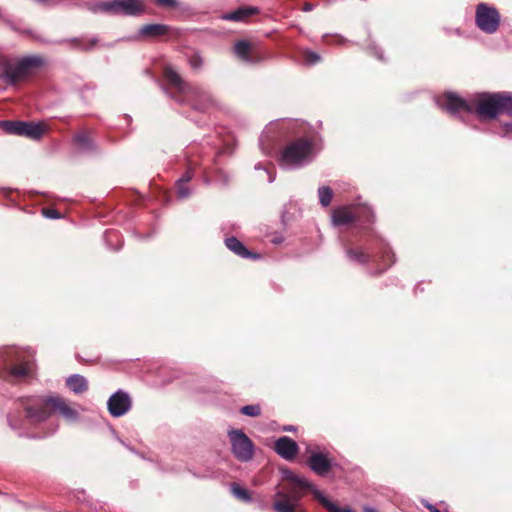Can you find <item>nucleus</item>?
I'll return each mask as SVG.
<instances>
[{"mask_svg":"<svg viewBox=\"0 0 512 512\" xmlns=\"http://www.w3.org/2000/svg\"><path fill=\"white\" fill-rule=\"evenodd\" d=\"M475 25L487 35L495 34L501 24L499 10L492 4L480 2L475 7Z\"/></svg>","mask_w":512,"mask_h":512,"instance_id":"obj_6","label":"nucleus"},{"mask_svg":"<svg viewBox=\"0 0 512 512\" xmlns=\"http://www.w3.org/2000/svg\"><path fill=\"white\" fill-rule=\"evenodd\" d=\"M16 405L17 411L24 413L30 423L43 422L56 412L70 421L78 417L77 411L62 397H25Z\"/></svg>","mask_w":512,"mask_h":512,"instance_id":"obj_2","label":"nucleus"},{"mask_svg":"<svg viewBox=\"0 0 512 512\" xmlns=\"http://www.w3.org/2000/svg\"><path fill=\"white\" fill-rule=\"evenodd\" d=\"M208 96L209 98L201 95V94H196V93H191V92H187L186 93V97H188L189 99H191L193 101V107L197 110H205L209 105H212L213 104V99H212V96L209 92H207L206 90H203Z\"/></svg>","mask_w":512,"mask_h":512,"instance_id":"obj_22","label":"nucleus"},{"mask_svg":"<svg viewBox=\"0 0 512 512\" xmlns=\"http://www.w3.org/2000/svg\"><path fill=\"white\" fill-rule=\"evenodd\" d=\"M42 214L46 218H50V219H59V218H61L60 212L58 210L54 209V208H43L42 209Z\"/></svg>","mask_w":512,"mask_h":512,"instance_id":"obj_33","label":"nucleus"},{"mask_svg":"<svg viewBox=\"0 0 512 512\" xmlns=\"http://www.w3.org/2000/svg\"><path fill=\"white\" fill-rule=\"evenodd\" d=\"M312 149V143L308 139H296L283 149L280 161L287 165L299 164L311 154Z\"/></svg>","mask_w":512,"mask_h":512,"instance_id":"obj_8","label":"nucleus"},{"mask_svg":"<svg viewBox=\"0 0 512 512\" xmlns=\"http://www.w3.org/2000/svg\"><path fill=\"white\" fill-rule=\"evenodd\" d=\"M139 34L142 37L154 39L163 36L178 37L179 31L178 29L169 25L154 23L143 25L139 31Z\"/></svg>","mask_w":512,"mask_h":512,"instance_id":"obj_14","label":"nucleus"},{"mask_svg":"<svg viewBox=\"0 0 512 512\" xmlns=\"http://www.w3.org/2000/svg\"><path fill=\"white\" fill-rule=\"evenodd\" d=\"M381 257L384 262V266H385L384 269L391 266L394 262V260H393L394 255L392 254V252L389 249H384Z\"/></svg>","mask_w":512,"mask_h":512,"instance_id":"obj_32","label":"nucleus"},{"mask_svg":"<svg viewBox=\"0 0 512 512\" xmlns=\"http://www.w3.org/2000/svg\"><path fill=\"white\" fill-rule=\"evenodd\" d=\"M193 177V170L191 168H188L185 173L182 175V177L179 179V181H182L184 183H188Z\"/></svg>","mask_w":512,"mask_h":512,"instance_id":"obj_39","label":"nucleus"},{"mask_svg":"<svg viewBox=\"0 0 512 512\" xmlns=\"http://www.w3.org/2000/svg\"><path fill=\"white\" fill-rule=\"evenodd\" d=\"M108 411L113 417H121L131 408V399L123 391H117L108 400Z\"/></svg>","mask_w":512,"mask_h":512,"instance_id":"obj_13","label":"nucleus"},{"mask_svg":"<svg viewBox=\"0 0 512 512\" xmlns=\"http://www.w3.org/2000/svg\"><path fill=\"white\" fill-rule=\"evenodd\" d=\"M163 76L166 81L173 86L179 93L186 95L187 92L201 94L207 98L209 96L203 91L202 88L192 86L185 82L182 77L170 66H166L163 70Z\"/></svg>","mask_w":512,"mask_h":512,"instance_id":"obj_12","label":"nucleus"},{"mask_svg":"<svg viewBox=\"0 0 512 512\" xmlns=\"http://www.w3.org/2000/svg\"><path fill=\"white\" fill-rule=\"evenodd\" d=\"M177 195L179 198H187L190 195L189 188L187 187V183L182 181H177L176 184Z\"/></svg>","mask_w":512,"mask_h":512,"instance_id":"obj_31","label":"nucleus"},{"mask_svg":"<svg viewBox=\"0 0 512 512\" xmlns=\"http://www.w3.org/2000/svg\"><path fill=\"white\" fill-rule=\"evenodd\" d=\"M472 100L470 102L459 97L456 93L450 92V114H454L459 110L471 113Z\"/></svg>","mask_w":512,"mask_h":512,"instance_id":"obj_21","label":"nucleus"},{"mask_svg":"<svg viewBox=\"0 0 512 512\" xmlns=\"http://www.w3.org/2000/svg\"><path fill=\"white\" fill-rule=\"evenodd\" d=\"M154 1L159 6H163V7H167V8L177 7L176 0H154Z\"/></svg>","mask_w":512,"mask_h":512,"instance_id":"obj_36","label":"nucleus"},{"mask_svg":"<svg viewBox=\"0 0 512 512\" xmlns=\"http://www.w3.org/2000/svg\"><path fill=\"white\" fill-rule=\"evenodd\" d=\"M189 64L192 69L200 70L203 66L204 60L199 54H193L189 57Z\"/></svg>","mask_w":512,"mask_h":512,"instance_id":"obj_30","label":"nucleus"},{"mask_svg":"<svg viewBox=\"0 0 512 512\" xmlns=\"http://www.w3.org/2000/svg\"><path fill=\"white\" fill-rule=\"evenodd\" d=\"M32 363L29 361L21 362L11 366L10 374L16 378H23L30 374Z\"/></svg>","mask_w":512,"mask_h":512,"instance_id":"obj_24","label":"nucleus"},{"mask_svg":"<svg viewBox=\"0 0 512 512\" xmlns=\"http://www.w3.org/2000/svg\"><path fill=\"white\" fill-rule=\"evenodd\" d=\"M232 452L242 462L249 461L254 455V444L242 430H231L228 433Z\"/></svg>","mask_w":512,"mask_h":512,"instance_id":"obj_10","label":"nucleus"},{"mask_svg":"<svg viewBox=\"0 0 512 512\" xmlns=\"http://www.w3.org/2000/svg\"><path fill=\"white\" fill-rule=\"evenodd\" d=\"M501 114L512 117V92L500 91Z\"/></svg>","mask_w":512,"mask_h":512,"instance_id":"obj_25","label":"nucleus"},{"mask_svg":"<svg viewBox=\"0 0 512 512\" xmlns=\"http://www.w3.org/2000/svg\"><path fill=\"white\" fill-rule=\"evenodd\" d=\"M318 194L320 203L324 207L329 206L333 197V191L331 190V188L327 186L320 187L318 189Z\"/></svg>","mask_w":512,"mask_h":512,"instance_id":"obj_27","label":"nucleus"},{"mask_svg":"<svg viewBox=\"0 0 512 512\" xmlns=\"http://www.w3.org/2000/svg\"><path fill=\"white\" fill-rule=\"evenodd\" d=\"M93 11L111 15L137 17L146 12V4L142 0H112L97 3Z\"/></svg>","mask_w":512,"mask_h":512,"instance_id":"obj_5","label":"nucleus"},{"mask_svg":"<svg viewBox=\"0 0 512 512\" xmlns=\"http://www.w3.org/2000/svg\"><path fill=\"white\" fill-rule=\"evenodd\" d=\"M73 143L81 152H94L96 146L89 131H80L75 134Z\"/></svg>","mask_w":512,"mask_h":512,"instance_id":"obj_19","label":"nucleus"},{"mask_svg":"<svg viewBox=\"0 0 512 512\" xmlns=\"http://www.w3.org/2000/svg\"><path fill=\"white\" fill-rule=\"evenodd\" d=\"M346 254L350 260L360 264H367L372 260V256L361 248H348Z\"/></svg>","mask_w":512,"mask_h":512,"instance_id":"obj_23","label":"nucleus"},{"mask_svg":"<svg viewBox=\"0 0 512 512\" xmlns=\"http://www.w3.org/2000/svg\"><path fill=\"white\" fill-rule=\"evenodd\" d=\"M425 506L431 511V512H440L439 509H437L435 506L431 504H425Z\"/></svg>","mask_w":512,"mask_h":512,"instance_id":"obj_40","label":"nucleus"},{"mask_svg":"<svg viewBox=\"0 0 512 512\" xmlns=\"http://www.w3.org/2000/svg\"><path fill=\"white\" fill-rule=\"evenodd\" d=\"M240 412L249 417H258L261 415V406L259 404L246 405L241 407Z\"/></svg>","mask_w":512,"mask_h":512,"instance_id":"obj_28","label":"nucleus"},{"mask_svg":"<svg viewBox=\"0 0 512 512\" xmlns=\"http://www.w3.org/2000/svg\"><path fill=\"white\" fill-rule=\"evenodd\" d=\"M471 114L480 120H495L501 115L500 91L477 93L472 99Z\"/></svg>","mask_w":512,"mask_h":512,"instance_id":"obj_4","label":"nucleus"},{"mask_svg":"<svg viewBox=\"0 0 512 512\" xmlns=\"http://www.w3.org/2000/svg\"><path fill=\"white\" fill-rule=\"evenodd\" d=\"M99 43V39L97 37H93L87 42H85V46H81V51L83 52H89L93 48H95Z\"/></svg>","mask_w":512,"mask_h":512,"instance_id":"obj_34","label":"nucleus"},{"mask_svg":"<svg viewBox=\"0 0 512 512\" xmlns=\"http://www.w3.org/2000/svg\"><path fill=\"white\" fill-rule=\"evenodd\" d=\"M225 245L231 252L241 258L253 260H258L261 258L260 254L248 250L244 244L234 236L226 238Z\"/></svg>","mask_w":512,"mask_h":512,"instance_id":"obj_17","label":"nucleus"},{"mask_svg":"<svg viewBox=\"0 0 512 512\" xmlns=\"http://www.w3.org/2000/svg\"><path fill=\"white\" fill-rule=\"evenodd\" d=\"M307 464L313 472L320 476H325L332 467L331 460L324 453H312Z\"/></svg>","mask_w":512,"mask_h":512,"instance_id":"obj_16","label":"nucleus"},{"mask_svg":"<svg viewBox=\"0 0 512 512\" xmlns=\"http://www.w3.org/2000/svg\"><path fill=\"white\" fill-rule=\"evenodd\" d=\"M0 127L8 134L24 136L33 140L40 139L44 133L41 124L25 121H0Z\"/></svg>","mask_w":512,"mask_h":512,"instance_id":"obj_9","label":"nucleus"},{"mask_svg":"<svg viewBox=\"0 0 512 512\" xmlns=\"http://www.w3.org/2000/svg\"><path fill=\"white\" fill-rule=\"evenodd\" d=\"M44 65L39 55L26 56L15 60L1 59L0 78L7 85H18L34 75Z\"/></svg>","mask_w":512,"mask_h":512,"instance_id":"obj_3","label":"nucleus"},{"mask_svg":"<svg viewBox=\"0 0 512 512\" xmlns=\"http://www.w3.org/2000/svg\"><path fill=\"white\" fill-rule=\"evenodd\" d=\"M502 126L507 132L512 131V123H504Z\"/></svg>","mask_w":512,"mask_h":512,"instance_id":"obj_41","label":"nucleus"},{"mask_svg":"<svg viewBox=\"0 0 512 512\" xmlns=\"http://www.w3.org/2000/svg\"><path fill=\"white\" fill-rule=\"evenodd\" d=\"M233 49L235 55L247 63L257 64L264 60L260 47L250 41L239 40L234 44Z\"/></svg>","mask_w":512,"mask_h":512,"instance_id":"obj_11","label":"nucleus"},{"mask_svg":"<svg viewBox=\"0 0 512 512\" xmlns=\"http://www.w3.org/2000/svg\"><path fill=\"white\" fill-rule=\"evenodd\" d=\"M332 222L335 226L349 225L357 222L372 223L373 214L366 207L343 206L333 210Z\"/></svg>","mask_w":512,"mask_h":512,"instance_id":"obj_7","label":"nucleus"},{"mask_svg":"<svg viewBox=\"0 0 512 512\" xmlns=\"http://www.w3.org/2000/svg\"><path fill=\"white\" fill-rule=\"evenodd\" d=\"M303 60L308 65H314V64L320 62L321 56L316 52L307 50V51H304V53H303Z\"/></svg>","mask_w":512,"mask_h":512,"instance_id":"obj_29","label":"nucleus"},{"mask_svg":"<svg viewBox=\"0 0 512 512\" xmlns=\"http://www.w3.org/2000/svg\"><path fill=\"white\" fill-rule=\"evenodd\" d=\"M307 492H311L328 512H354L349 507L337 506L317 490L311 482L291 470L283 471L282 482L273 496L272 508L275 512H303L299 502Z\"/></svg>","mask_w":512,"mask_h":512,"instance_id":"obj_1","label":"nucleus"},{"mask_svg":"<svg viewBox=\"0 0 512 512\" xmlns=\"http://www.w3.org/2000/svg\"><path fill=\"white\" fill-rule=\"evenodd\" d=\"M258 13L259 10L256 7H240L235 11L224 14L222 16V19L227 21L242 22L246 21L249 17Z\"/></svg>","mask_w":512,"mask_h":512,"instance_id":"obj_18","label":"nucleus"},{"mask_svg":"<svg viewBox=\"0 0 512 512\" xmlns=\"http://www.w3.org/2000/svg\"><path fill=\"white\" fill-rule=\"evenodd\" d=\"M274 450L278 455L286 460H293L298 454V444L288 436L278 438L274 445Z\"/></svg>","mask_w":512,"mask_h":512,"instance_id":"obj_15","label":"nucleus"},{"mask_svg":"<svg viewBox=\"0 0 512 512\" xmlns=\"http://www.w3.org/2000/svg\"><path fill=\"white\" fill-rule=\"evenodd\" d=\"M67 387L76 394H82L88 390L87 380L78 374L72 375L66 380Z\"/></svg>","mask_w":512,"mask_h":512,"instance_id":"obj_20","label":"nucleus"},{"mask_svg":"<svg viewBox=\"0 0 512 512\" xmlns=\"http://www.w3.org/2000/svg\"><path fill=\"white\" fill-rule=\"evenodd\" d=\"M437 104L443 111H448V93L445 92L443 95L436 99Z\"/></svg>","mask_w":512,"mask_h":512,"instance_id":"obj_35","label":"nucleus"},{"mask_svg":"<svg viewBox=\"0 0 512 512\" xmlns=\"http://www.w3.org/2000/svg\"><path fill=\"white\" fill-rule=\"evenodd\" d=\"M232 494L241 501L250 502L252 500L249 490L241 487L238 483L231 484Z\"/></svg>","mask_w":512,"mask_h":512,"instance_id":"obj_26","label":"nucleus"},{"mask_svg":"<svg viewBox=\"0 0 512 512\" xmlns=\"http://www.w3.org/2000/svg\"><path fill=\"white\" fill-rule=\"evenodd\" d=\"M9 423H10L11 427H13L14 429H18L23 426L22 421L15 418L12 414L9 416Z\"/></svg>","mask_w":512,"mask_h":512,"instance_id":"obj_38","label":"nucleus"},{"mask_svg":"<svg viewBox=\"0 0 512 512\" xmlns=\"http://www.w3.org/2000/svg\"><path fill=\"white\" fill-rule=\"evenodd\" d=\"M311 9H312V6L310 4H306L305 10H311Z\"/></svg>","mask_w":512,"mask_h":512,"instance_id":"obj_42","label":"nucleus"},{"mask_svg":"<svg viewBox=\"0 0 512 512\" xmlns=\"http://www.w3.org/2000/svg\"><path fill=\"white\" fill-rule=\"evenodd\" d=\"M69 43L73 48H77L81 50V46H85V41L83 38H72L69 40Z\"/></svg>","mask_w":512,"mask_h":512,"instance_id":"obj_37","label":"nucleus"}]
</instances>
